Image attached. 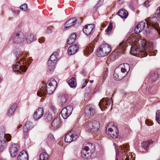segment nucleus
I'll return each instance as SVG.
<instances>
[{
  "instance_id": "f257e3e1",
  "label": "nucleus",
  "mask_w": 160,
  "mask_h": 160,
  "mask_svg": "<svg viewBox=\"0 0 160 160\" xmlns=\"http://www.w3.org/2000/svg\"><path fill=\"white\" fill-rule=\"evenodd\" d=\"M130 69L129 65L127 63L121 64L114 71L113 76L117 80L122 79L128 73Z\"/></svg>"
},
{
  "instance_id": "f03ea898",
  "label": "nucleus",
  "mask_w": 160,
  "mask_h": 160,
  "mask_svg": "<svg viewBox=\"0 0 160 160\" xmlns=\"http://www.w3.org/2000/svg\"><path fill=\"white\" fill-rule=\"evenodd\" d=\"M111 51V48L109 45L105 44L101 45L97 50V55L99 57L108 55Z\"/></svg>"
},
{
  "instance_id": "7ed1b4c3",
  "label": "nucleus",
  "mask_w": 160,
  "mask_h": 160,
  "mask_svg": "<svg viewBox=\"0 0 160 160\" xmlns=\"http://www.w3.org/2000/svg\"><path fill=\"white\" fill-rule=\"evenodd\" d=\"M85 127L88 131L94 132L99 129L100 127V125L99 122L97 121H88L85 123Z\"/></svg>"
},
{
  "instance_id": "20e7f679",
  "label": "nucleus",
  "mask_w": 160,
  "mask_h": 160,
  "mask_svg": "<svg viewBox=\"0 0 160 160\" xmlns=\"http://www.w3.org/2000/svg\"><path fill=\"white\" fill-rule=\"evenodd\" d=\"M106 132L113 138H116L118 135L117 128L112 122L109 123L106 128Z\"/></svg>"
},
{
  "instance_id": "39448f33",
  "label": "nucleus",
  "mask_w": 160,
  "mask_h": 160,
  "mask_svg": "<svg viewBox=\"0 0 160 160\" xmlns=\"http://www.w3.org/2000/svg\"><path fill=\"white\" fill-rule=\"evenodd\" d=\"M24 34L21 32L14 33L12 36V42L17 44L22 43L24 41Z\"/></svg>"
},
{
  "instance_id": "423d86ee",
  "label": "nucleus",
  "mask_w": 160,
  "mask_h": 160,
  "mask_svg": "<svg viewBox=\"0 0 160 160\" xmlns=\"http://www.w3.org/2000/svg\"><path fill=\"white\" fill-rule=\"evenodd\" d=\"M57 85V82L54 78H51L48 82V84L45 86L47 93L51 94L53 93Z\"/></svg>"
},
{
  "instance_id": "0eeeda50",
  "label": "nucleus",
  "mask_w": 160,
  "mask_h": 160,
  "mask_svg": "<svg viewBox=\"0 0 160 160\" xmlns=\"http://www.w3.org/2000/svg\"><path fill=\"white\" fill-rule=\"evenodd\" d=\"M90 146L94 147L92 144L89 143H88L86 146H83L81 152L82 156L83 158H88L91 156L92 153L89 147Z\"/></svg>"
},
{
  "instance_id": "6e6552de",
  "label": "nucleus",
  "mask_w": 160,
  "mask_h": 160,
  "mask_svg": "<svg viewBox=\"0 0 160 160\" xmlns=\"http://www.w3.org/2000/svg\"><path fill=\"white\" fill-rule=\"evenodd\" d=\"M73 109L72 106L68 105L63 108L61 113L62 116L64 119H67L71 114Z\"/></svg>"
},
{
  "instance_id": "1a4fd4ad",
  "label": "nucleus",
  "mask_w": 160,
  "mask_h": 160,
  "mask_svg": "<svg viewBox=\"0 0 160 160\" xmlns=\"http://www.w3.org/2000/svg\"><path fill=\"white\" fill-rule=\"evenodd\" d=\"M147 24L155 28L158 32V24L157 23L158 19L157 17L148 18L146 20Z\"/></svg>"
},
{
  "instance_id": "9d476101",
  "label": "nucleus",
  "mask_w": 160,
  "mask_h": 160,
  "mask_svg": "<svg viewBox=\"0 0 160 160\" xmlns=\"http://www.w3.org/2000/svg\"><path fill=\"white\" fill-rule=\"evenodd\" d=\"M58 53L57 52L53 53L50 57L49 59L48 62V64L49 66H51V68L52 71L50 69V72H51L52 71L54 68V67L53 64L54 62L56 60L57 58Z\"/></svg>"
},
{
  "instance_id": "9b49d317",
  "label": "nucleus",
  "mask_w": 160,
  "mask_h": 160,
  "mask_svg": "<svg viewBox=\"0 0 160 160\" xmlns=\"http://www.w3.org/2000/svg\"><path fill=\"white\" fill-rule=\"evenodd\" d=\"M112 102L111 100L108 98H103L100 101L99 103V106L102 110L103 108H106V106L110 105Z\"/></svg>"
},
{
  "instance_id": "f8f14e48",
  "label": "nucleus",
  "mask_w": 160,
  "mask_h": 160,
  "mask_svg": "<svg viewBox=\"0 0 160 160\" xmlns=\"http://www.w3.org/2000/svg\"><path fill=\"white\" fill-rule=\"evenodd\" d=\"M12 69L14 72H18L20 70L23 72H25L27 70V68L24 65L21 66V64L19 62H17L12 66Z\"/></svg>"
},
{
  "instance_id": "ddd939ff",
  "label": "nucleus",
  "mask_w": 160,
  "mask_h": 160,
  "mask_svg": "<svg viewBox=\"0 0 160 160\" xmlns=\"http://www.w3.org/2000/svg\"><path fill=\"white\" fill-rule=\"evenodd\" d=\"M77 136L72 132H70L67 133L65 137L66 142H70L74 140L77 138Z\"/></svg>"
},
{
  "instance_id": "4468645a",
  "label": "nucleus",
  "mask_w": 160,
  "mask_h": 160,
  "mask_svg": "<svg viewBox=\"0 0 160 160\" xmlns=\"http://www.w3.org/2000/svg\"><path fill=\"white\" fill-rule=\"evenodd\" d=\"M34 126L32 123L29 121L25 125L23 128V131L24 133V137L25 138H27L28 137V134L27 132L28 130L32 129Z\"/></svg>"
},
{
  "instance_id": "2eb2a0df",
  "label": "nucleus",
  "mask_w": 160,
  "mask_h": 160,
  "mask_svg": "<svg viewBox=\"0 0 160 160\" xmlns=\"http://www.w3.org/2000/svg\"><path fill=\"white\" fill-rule=\"evenodd\" d=\"M4 128L3 127H0V139H4L7 142L10 140V135L9 134H5Z\"/></svg>"
},
{
  "instance_id": "dca6fc26",
  "label": "nucleus",
  "mask_w": 160,
  "mask_h": 160,
  "mask_svg": "<svg viewBox=\"0 0 160 160\" xmlns=\"http://www.w3.org/2000/svg\"><path fill=\"white\" fill-rule=\"evenodd\" d=\"M43 114V109L42 108H39L33 114V118L36 120L41 118Z\"/></svg>"
},
{
  "instance_id": "f3484780",
  "label": "nucleus",
  "mask_w": 160,
  "mask_h": 160,
  "mask_svg": "<svg viewBox=\"0 0 160 160\" xmlns=\"http://www.w3.org/2000/svg\"><path fill=\"white\" fill-rule=\"evenodd\" d=\"M94 28V26L93 24H89L86 25L83 29V32L86 35H90Z\"/></svg>"
},
{
  "instance_id": "a211bd4d",
  "label": "nucleus",
  "mask_w": 160,
  "mask_h": 160,
  "mask_svg": "<svg viewBox=\"0 0 160 160\" xmlns=\"http://www.w3.org/2000/svg\"><path fill=\"white\" fill-rule=\"evenodd\" d=\"M18 146L16 144H13L12 145L11 147V156L12 158L15 157L17 154L18 151Z\"/></svg>"
},
{
  "instance_id": "6ab92c4d",
  "label": "nucleus",
  "mask_w": 160,
  "mask_h": 160,
  "mask_svg": "<svg viewBox=\"0 0 160 160\" xmlns=\"http://www.w3.org/2000/svg\"><path fill=\"white\" fill-rule=\"evenodd\" d=\"M17 160H28V156L25 150L21 152L18 157Z\"/></svg>"
},
{
  "instance_id": "aec40b11",
  "label": "nucleus",
  "mask_w": 160,
  "mask_h": 160,
  "mask_svg": "<svg viewBox=\"0 0 160 160\" xmlns=\"http://www.w3.org/2000/svg\"><path fill=\"white\" fill-rule=\"evenodd\" d=\"M79 47L77 45H73L69 48L68 50V53L70 55L74 54L77 51Z\"/></svg>"
},
{
  "instance_id": "412c9836",
  "label": "nucleus",
  "mask_w": 160,
  "mask_h": 160,
  "mask_svg": "<svg viewBox=\"0 0 160 160\" xmlns=\"http://www.w3.org/2000/svg\"><path fill=\"white\" fill-rule=\"evenodd\" d=\"M145 23L144 22H140L136 27L134 31L135 32L137 33H138L140 32L143 30L145 26Z\"/></svg>"
},
{
  "instance_id": "4be33fe9",
  "label": "nucleus",
  "mask_w": 160,
  "mask_h": 160,
  "mask_svg": "<svg viewBox=\"0 0 160 160\" xmlns=\"http://www.w3.org/2000/svg\"><path fill=\"white\" fill-rule=\"evenodd\" d=\"M142 52L140 50L139 47L137 45H134L132 46L131 48L130 52L133 55H136L139 54Z\"/></svg>"
},
{
  "instance_id": "5701e85b",
  "label": "nucleus",
  "mask_w": 160,
  "mask_h": 160,
  "mask_svg": "<svg viewBox=\"0 0 160 160\" xmlns=\"http://www.w3.org/2000/svg\"><path fill=\"white\" fill-rule=\"evenodd\" d=\"M85 111L86 114L89 116L93 115L96 112L95 108L92 107L87 106Z\"/></svg>"
},
{
  "instance_id": "b1692460",
  "label": "nucleus",
  "mask_w": 160,
  "mask_h": 160,
  "mask_svg": "<svg viewBox=\"0 0 160 160\" xmlns=\"http://www.w3.org/2000/svg\"><path fill=\"white\" fill-rule=\"evenodd\" d=\"M76 19L75 18H73L69 19L67 21L65 24V28H68L69 27L74 25L76 23Z\"/></svg>"
},
{
  "instance_id": "393cba45",
  "label": "nucleus",
  "mask_w": 160,
  "mask_h": 160,
  "mask_svg": "<svg viewBox=\"0 0 160 160\" xmlns=\"http://www.w3.org/2000/svg\"><path fill=\"white\" fill-rule=\"evenodd\" d=\"M61 123V121L60 119L58 118H56L53 121L52 124V127L54 129H56L60 127Z\"/></svg>"
},
{
  "instance_id": "a878e982",
  "label": "nucleus",
  "mask_w": 160,
  "mask_h": 160,
  "mask_svg": "<svg viewBox=\"0 0 160 160\" xmlns=\"http://www.w3.org/2000/svg\"><path fill=\"white\" fill-rule=\"evenodd\" d=\"M117 14L122 18H126L128 15V13L126 10L122 9L119 10Z\"/></svg>"
},
{
  "instance_id": "bb28decb",
  "label": "nucleus",
  "mask_w": 160,
  "mask_h": 160,
  "mask_svg": "<svg viewBox=\"0 0 160 160\" xmlns=\"http://www.w3.org/2000/svg\"><path fill=\"white\" fill-rule=\"evenodd\" d=\"M127 46V42L123 41L119 43L118 48L122 52H123L125 51V48Z\"/></svg>"
},
{
  "instance_id": "cd10ccee",
  "label": "nucleus",
  "mask_w": 160,
  "mask_h": 160,
  "mask_svg": "<svg viewBox=\"0 0 160 160\" xmlns=\"http://www.w3.org/2000/svg\"><path fill=\"white\" fill-rule=\"evenodd\" d=\"M46 91L45 86H42L37 92L38 95L40 97L44 96L46 93Z\"/></svg>"
},
{
  "instance_id": "c85d7f7f",
  "label": "nucleus",
  "mask_w": 160,
  "mask_h": 160,
  "mask_svg": "<svg viewBox=\"0 0 160 160\" xmlns=\"http://www.w3.org/2000/svg\"><path fill=\"white\" fill-rule=\"evenodd\" d=\"M34 34L29 33L27 35L26 39L28 43H30L34 41Z\"/></svg>"
},
{
  "instance_id": "c756f323",
  "label": "nucleus",
  "mask_w": 160,
  "mask_h": 160,
  "mask_svg": "<svg viewBox=\"0 0 160 160\" xmlns=\"http://www.w3.org/2000/svg\"><path fill=\"white\" fill-rule=\"evenodd\" d=\"M69 86L72 88H75L77 86V82L76 79L74 78H71L68 81Z\"/></svg>"
},
{
  "instance_id": "7c9ffc66",
  "label": "nucleus",
  "mask_w": 160,
  "mask_h": 160,
  "mask_svg": "<svg viewBox=\"0 0 160 160\" xmlns=\"http://www.w3.org/2000/svg\"><path fill=\"white\" fill-rule=\"evenodd\" d=\"M76 38V35L75 33H73L71 35V36L68 41V43L71 45L74 43Z\"/></svg>"
},
{
  "instance_id": "2f4dec72",
  "label": "nucleus",
  "mask_w": 160,
  "mask_h": 160,
  "mask_svg": "<svg viewBox=\"0 0 160 160\" xmlns=\"http://www.w3.org/2000/svg\"><path fill=\"white\" fill-rule=\"evenodd\" d=\"M140 42L142 47L144 51L148 50V49H151V47H148L146 41L145 40H142Z\"/></svg>"
},
{
  "instance_id": "473e14b6",
  "label": "nucleus",
  "mask_w": 160,
  "mask_h": 160,
  "mask_svg": "<svg viewBox=\"0 0 160 160\" xmlns=\"http://www.w3.org/2000/svg\"><path fill=\"white\" fill-rule=\"evenodd\" d=\"M5 140L0 139V152H2L6 147Z\"/></svg>"
},
{
  "instance_id": "72a5a7b5",
  "label": "nucleus",
  "mask_w": 160,
  "mask_h": 160,
  "mask_svg": "<svg viewBox=\"0 0 160 160\" xmlns=\"http://www.w3.org/2000/svg\"><path fill=\"white\" fill-rule=\"evenodd\" d=\"M40 160H48L49 155L45 152L41 153L40 155Z\"/></svg>"
},
{
  "instance_id": "f704fd0d",
  "label": "nucleus",
  "mask_w": 160,
  "mask_h": 160,
  "mask_svg": "<svg viewBox=\"0 0 160 160\" xmlns=\"http://www.w3.org/2000/svg\"><path fill=\"white\" fill-rule=\"evenodd\" d=\"M58 100L61 104H63L66 102V98L64 95H60L58 97Z\"/></svg>"
},
{
  "instance_id": "c9c22d12",
  "label": "nucleus",
  "mask_w": 160,
  "mask_h": 160,
  "mask_svg": "<svg viewBox=\"0 0 160 160\" xmlns=\"http://www.w3.org/2000/svg\"><path fill=\"white\" fill-rule=\"evenodd\" d=\"M149 141H144L143 142L142 144V148L145 150L147 149L148 146L149 145Z\"/></svg>"
},
{
  "instance_id": "e433bc0d",
  "label": "nucleus",
  "mask_w": 160,
  "mask_h": 160,
  "mask_svg": "<svg viewBox=\"0 0 160 160\" xmlns=\"http://www.w3.org/2000/svg\"><path fill=\"white\" fill-rule=\"evenodd\" d=\"M156 119L158 123L160 124V110H158L156 112Z\"/></svg>"
},
{
  "instance_id": "4c0bfd02",
  "label": "nucleus",
  "mask_w": 160,
  "mask_h": 160,
  "mask_svg": "<svg viewBox=\"0 0 160 160\" xmlns=\"http://www.w3.org/2000/svg\"><path fill=\"white\" fill-rule=\"evenodd\" d=\"M158 75L157 73H153L151 75L150 79L152 81H155L157 80L158 78Z\"/></svg>"
},
{
  "instance_id": "58836bf2",
  "label": "nucleus",
  "mask_w": 160,
  "mask_h": 160,
  "mask_svg": "<svg viewBox=\"0 0 160 160\" xmlns=\"http://www.w3.org/2000/svg\"><path fill=\"white\" fill-rule=\"evenodd\" d=\"M17 107V105L16 103H14L11 107V114L15 112Z\"/></svg>"
},
{
  "instance_id": "ea45409f",
  "label": "nucleus",
  "mask_w": 160,
  "mask_h": 160,
  "mask_svg": "<svg viewBox=\"0 0 160 160\" xmlns=\"http://www.w3.org/2000/svg\"><path fill=\"white\" fill-rule=\"evenodd\" d=\"M112 28V24L111 23H110L109 26H108L107 29L106 30V32L108 33L109 34Z\"/></svg>"
},
{
  "instance_id": "a19ab883",
  "label": "nucleus",
  "mask_w": 160,
  "mask_h": 160,
  "mask_svg": "<svg viewBox=\"0 0 160 160\" xmlns=\"http://www.w3.org/2000/svg\"><path fill=\"white\" fill-rule=\"evenodd\" d=\"M93 48L91 46H88L86 47L85 49V52H87L88 54L93 52Z\"/></svg>"
},
{
  "instance_id": "79ce46f5",
  "label": "nucleus",
  "mask_w": 160,
  "mask_h": 160,
  "mask_svg": "<svg viewBox=\"0 0 160 160\" xmlns=\"http://www.w3.org/2000/svg\"><path fill=\"white\" fill-rule=\"evenodd\" d=\"M120 148L121 150L123 152V150H128V147L127 145H122L119 147V149H120Z\"/></svg>"
},
{
  "instance_id": "37998d69",
  "label": "nucleus",
  "mask_w": 160,
  "mask_h": 160,
  "mask_svg": "<svg viewBox=\"0 0 160 160\" xmlns=\"http://www.w3.org/2000/svg\"><path fill=\"white\" fill-rule=\"evenodd\" d=\"M45 119L48 121H50L52 119V116L49 114H46L45 115Z\"/></svg>"
},
{
  "instance_id": "c03bdc74",
  "label": "nucleus",
  "mask_w": 160,
  "mask_h": 160,
  "mask_svg": "<svg viewBox=\"0 0 160 160\" xmlns=\"http://www.w3.org/2000/svg\"><path fill=\"white\" fill-rule=\"evenodd\" d=\"M155 15V16H156L157 18L160 17V6L157 9Z\"/></svg>"
},
{
  "instance_id": "a18cd8bd",
  "label": "nucleus",
  "mask_w": 160,
  "mask_h": 160,
  "mask_svg": "<svg viewBox=\"0 0 160 160\" xmlns=\"http://www.w3.org/2000/svg\"><path fill=\"white\" fill-rule=\"evenodd\" d=\"M20 8L23 11H26L27 8V4H23L20 7Z\"/></svg>"
},
{
  "instance_id": "49530a36",
  "label": "nucleus",
  "mask_w": 160,
  "mask_h": 160,
  "mask_svg": "<svg viewBox=\"0 0 160 160\" xmlns=\"http://www.w3.org/2000/svg\"><path fill=\"white\" fill-rule=\"evenodd\" d=\"M103 0H99L97 5H96V7H100V6L102 5L103 3Z\"/></svg>"
},
{
  "instance_id": "de8ad7c7",
  "label": "nucleus",
  "mask_w": 160,
  "mask_h": 160,
  "mask_svg": "<svg viewBox=\"0 0 160 160\" xmlns=\"http://www.w3.org/2000/svg\"><path fill=\"white\" fill-rule=\"evenodd\" d=\"M38 40L40 43H42L45 42V38L44 37H42L41 38H40Z\"/></svg>"
},
{
  "instance_id": "09e8293b",
  "label": "nucleus",
  "mask_w": 160,
  "mask_h": 160,
  "mask_svg": "<svg viewBox=\"0 0 160 160\" xmlns=\"http://www.w3.org/2000/svg\"><path fill=\"white\" fill-rule=\"evenodd\" d=\"M88 82L86 80H83V84L82 85V88H84L87 85V83Z\"/></svg>"
},
{
  "instance_id": "8fccbe9b",
  "label": "nucleus",
  "mask_w": 160,
  "mask_h": 160,
  "mask_svg": "<svg viewBox=\"0 0 160 160\" xmlns=\"http://www.w3.org/2000/svg\"><path fill=\"white\" fill-rule=\"evenodd\" d=\"M149 2L148 1H146L144 3V5L145 7H147L149 6Z\"/></svg>"
},
{
  "instance_id": "3c124183",
  "label": "nucleus",
  "mask_w": 160,
  "mask_h": 160,
  "mask_svg": "<svg viewBox=\"0 0 160 160\" xmlns=\"http://www.w3.org/2000/svg\"><path fill=\"white\" fill-rule=\"evenodd\" d=\"M119 151H116V156H117L119 154Z\"/></svg>"
},
{
  "instance_id": "603ef678",
  "label": "nucleus",
  "mask_w": 160,
  "mask_h": 160,
  "mask_svg": "<svg viewBox=\"0 0 160 160\" xmlns=\"http://www.w3.org/2000/svg\"><path fill=\"white\" fill-rule=\"evenodd\" d=\"M106 78V76H105V75H104L103 76V78L104 80Z\"/></svg>"
},
{
  "instance_id": "864d4df0",
  "label": "nucleus",
  "mask_w": 160,
  "mask_h": 160,
  "mask_svg": "<svg viewBox=\"0 0 160 160\" xmlns=\"http://www.w3.org/2000/svg\"><path fill=\"white\" fill-rule=\"evenodd\" d=\"M94 81L93 80H90L89 81V82L90 83H92Z\"/></svg>"
},
{
  "instance_id": "5fc2aeb1",
  "label": "nucleus",
  "mask_w": 160,
  "mask_h": 160,
  "mask_svg": "<svg viewBox=\"0 0 160 160\" xmlns=\"http://www.w3.org/2000/svg\"><path fill=\"white\" fill-rule=\"evenodd\" d=\"M50 138H52V140H53V139L54 138V137H53V136L52 135H50Z\"/></svg>"
},
{
  "instance_id": "6e6d98bb",
  "label": "nucleus",
  "mask_w": 160,
  "mask_h": 160,
  "mask_svg": "<svg viewBox=\"0 0 160 160\" xmlns=\"http://www.w3.org/2000/svg\"><path fill=\"white\" fill-rule=\"evenodd\" d=\"M10 110V109H9L8 110V115H9V110Z\"/></svg>"
},
{
  "instance_id": "4d7b16f0",
  "label": "nucleus",
  "mask_w": 160,
  "mask_h": 160,
  "mask_svg": "<svg viewBox=\"0 0 160 160\" xmlns=\"http://www.w3.org/2000/svg\"><path fill=\"white\" fill-rule=\"evenodd\" d=\"M115 160H118V159L117 158H116V159H115Z\"/></svg>"
},
{
  "instance_id": "13d9d810",
  "label": "nucleus",
  "mask_w": 160,
  "mask_h": 160,
  "mask_svg": "<svg viewBox=\"0 0 160 160\" xmlns=\"http://www.w3.org/2000/svg\"><path fill=\"white\" fill-rule=\"evenodd\" d=\"M1 78L0 77V82H1Z\"/></svg>"
},
{
  "instance_id": "bf43d9fd",
  "label": "nucleus",
  "mask_w": 160,
  "mask_h": 160,
  "mask_svg": "<svg viewBox=\"0 0 160 160\" xmlns=\"http://www.w3.org/2000/svg\"><path fill=\"white\" fill-rule=\"evenodd\" d=\"M132 38H134V37H132Z\"/></svg>"
}]
</instances>
